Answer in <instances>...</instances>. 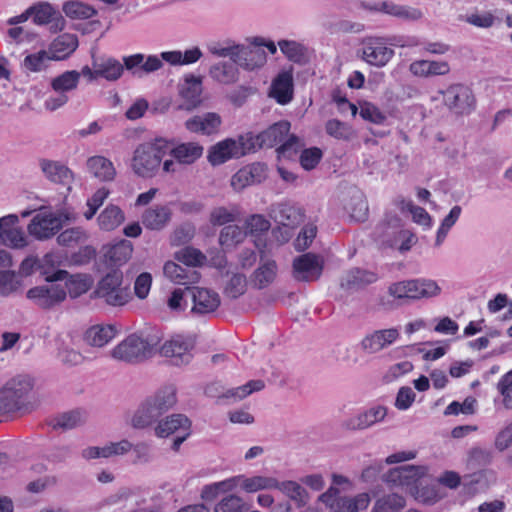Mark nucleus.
Here are the masks:
<instances>
[{
	"label": "nucleus",
	"mask_w": 512,
	"mask_h": 512,
	"mask_svg": "<svg viewBox=\"0 0 512 512\" xmlns=\"http://www.w3.org/2000/svg\"><path fill=\"white\" fill-rule=\"evenodd\" d=\"M290 123L287 121H280L266 130L262 131L255 137L249 138V145L254 144V148H272L279 145L277 152L280 157L292 158L304 146L302 140L295 136L290 135Z\"/></svg>",
	"instance_id": "f257e3e1"
},
{
	"label": "nucleus",
	"mask_w": 512,
	"mask_h": 512,
	"mask_svg": "<svg viewBox=\"0 0 512 512\" xmlns=\"http://www.w3.org/2000/svg\"><path fill=\"white\" fill-rule=\"evenodd\" d=\"M419 44L417 37L368 36L362 41V58L369 65L384 67L395 54L391 46L414 47Z\"/></svg>",
	"instance_id": "f03ea898"
},
{
	"label": "nucleus",
	"mask_w": 512,
	"mask_h": 512,
	"mask_svg": "<svg viewBox=\"0 0 512 512\" xmlns=\"http://www.w3.org/2000/svg\"><path fill=\"white\" fill-rule=\"evenodd\" d=\"M168 149L169 142L163 138L138 145L131 159L130 166L133 173L145 179L156 176Z\"/></svg>",
	"instance_id": "7ed1b4c3"
},
{
	"label": "nucleus",
	"mask_w": 512,
	"mask_h": 512,
	"mask_svg": "<svg viewBox=\"0 0 512 512\" xmlns=\"http://www.w3.org/2000/svg\"><path fill=\"white\" fill-rule=\"evenodd\" d=\"M158 343L157 336L131 334L112 349L111 356L128 363L140 362L152 355Z\"/></svg>",
	"instance_id": "20e7f679"
},
{
	"label": "nucleus",
	"mask_w": 512,
	"mask_h": 512,
	"mask_svg": "<svg viewBox=\"0 0 512 512\" xmlns=\"http://www.w3.org/2000/svg\"><path fill=\"white\" fill-rule=\"evenodd\" d=\"M67 276V271L57 270L52 275L46 276V281L56 282L66 279ZM26 297L41 309H51L65 300L66 289L62 284L51 283L29 289Z\"/></svg>",
	"instance_id": "39448f33"
},
{
	"label": "nucleus",
	"mask_w": 512,
	"mask_h": 512,
	"mask_svg": "<svg viewBox=\"0 0 512 512\" xmlns=\"http://www.w3.org/2000/svg\"><path fill=\"white\" fill-rule=\"evenodd\" d=\"M439 93L443 105L454 115H469L476 108V97L472 88L466 84L453 83Z\"/></svg>",
	"instance_id": "423d86ee"
},
{
	"label": "nucleus",
	"mask_w": 512,
	"mask_h": 512,
	"mask_svg": "<svg viewBox=\"0 0 512 512\" xmlns=\"http://www.w3.org/2000/svg\"><path fill=\"white\" fill-rule=\"evenodd\" d=\"M318 502L324 504L330 512H359L369 506L368 493H360L354 497L342 496L337 487L330 486L318 496Z\"/></svg>",
	"instance_id": "0eeeda50"
},
{
	"label": "nucleus",
	"mask_w": 512,
	"mask_h": 512,
	"mask_svg": "<svg viewBox=\"0 0 512 512\" xmlns=\"http://www.w3.org/2000/svg\"><path fill=\"white\" fill-rule=\"evenodd\" d=\"M123 274L119 270L107 273L98 283L95 290L97 298L111 306L125 305L130 299V293L122 285Z\"/></svg>",
	"instance_id": "6e6552de"
},
{
	"label": "nucleus",
	"mask_w": 512,
	"mask_h": 512,
	"mask_svg": "<svg viewBox=\"0 0 512 512\" xmlns=\"http://www.w3.org/2000/svg\"><path fill=\"white\" fill-rule=\"evenodd\" d=\"M254 144L249 145L248 136H239L238 138H226L208 150V161L211 165H221L231 159H237L244 156Z\"/></svg>",
	"instance_id": "1a4fd4ad"
},
{
	"label": "nucleus",
	"mask_w": 512,
	"mask_h": 512,
	"mask_svg": "<svg viewBox=\"0 0 512 512\" xmlns=\"http://www.w3.org/2000/svg\"><path fill=\"white\" fill-rule=\"evenodd\" d=\"M32 384L28 377L17 376L8 381L0 390V414H8L19 410Z\"/></svg>",
	"instance_id": "9d476101"
},
{
	"label": "nucleus",
	"mask_w": 512,
	"mask_h": 512,
	"mask_svg": "<svg viewBox=\"0 0 512 512\" xmlns=\"http://www.w3.org/2000/svg\"><path fill=\"white\" fill-rule=\"evenodd\" d=\"M81 74L76 70L65 71L51 81L53 93L49 95L44 107L49 111H55L64 106L68 100V93L75 90L79 84Z\"/></svg>",
	"instance_id": "9b49d317"
},
{
	"label": "nucleus",
	"mask_w": 512,
	"mask_h": 512,
	"mask_svg": "<svg viewBox=\"0 0 512 512\" xmlns=\"http://www.w3.org/2000/svg\"><path fill=\"white\" fill-rule=\"evenodd\" d=\"M190 420L183 414H172L161 419L154 428L155 435L159 438H167L172 434L176 437L172 449L178 451L181 444L190 434Z\"/></svg>",
	"instance_id": "f8f14e48"
},
{
	"label": "nucleus",
	"mask_w": 512,
	"mask_h": 512,
	"mask_svg": "<svg viewBox=\"0 0 512 512\" xmlns=\"http://www.w3.org/2000/svg\"><path fill=\"white\" fill-rule=\"evenodd\" d=\"M427 475V467L403 465L391 469L385 475V481L394 485L405 488L411 494L418 487L423 484V479Z\"/></svg>",
	"instance_id": "ddd939ff"
},
{
	"label": "nucleus",
	"mask_w": 512,
	"mask_h": 512,
	"mask_svg": "<svg viewBox=\"0 0 512 512\" xmlns=\"http://www.w3.org/2000/svg\"><path fill=\"white\" fill-rule=\"evenodd\" d=\"M196 340L193 335L176 334L161 347V353L173 360L175 365L189 363Z\"/></svg>",
	"instance_id": "4468645a"
},
{
	"label": "nucleus",
	"mask_w": 512,
	"mask_h": 512,
	"mask_svg": "<svg viewBox=\"0 0 512 512\" xmlns=\"http://www.w3.org/2000/svg\"><path fill=\"white\" fill-rule=\"evenodd\" d=\"M63 225L60 214L50 211L37 213L27 226L29 235L37 240H46L53 237Z\"/></svg>",
	"instance_id": "2eb2a0df"
},
{
	"label": "nucleus",
	"mask_w": 512,
	"mask_h": 512,
	"mask_svg": "<svg viewBox=\"0 0 512 512\" xmlns=\"http://www.w3.org/2000/svg\"><path fill=\"white\" fill-rule=\"evenodd\" d=\"M293 277L297 281L312 282L320 278L324 268V259L321 255L305 253L293 260Z\"/></svg>",
	"instance_id": "dca6fc26"
},
{
	"label": "nucleus",
	"mask_w": 512,
	"mask_h": 512,
	"mask_svg": "<svg viewBox=\"0 0 512 512\" xmlns=\"http://www.w3.org/2000/svg\"><path fill=\"white\" fill-rule=\"evenodd\" d=\"M388 414L386 406L376 404L369 406L343 422V427L347 430L357 431L366 430L376 424L382 423Z\"/></svg>",
	"instance_id": "f3484780"
},
{
	"label": "nucleus",
	"mask_w": 512,
	"mask_h": 512,
	"mask_svg": "<svg viewBox=\"0 0 512 512\" xmlns=\"http://www.w3.org/2000/svg\"><path fill=\"white\" fill-rule=\"evenodd\" d=\"M265 387L264 381L262 380H251L247 382L246 384L236 387L227 389L224 391V388L218 384L213 383L206 387L205 393L209 397H216L218 399H227L230 400V402H238L248 395L252 394L253 392L261 391Z\"/></svg>",
	"instance_id": "a211bd4d"
},
{
	"label": "nucleus",
	"mask_w": 512,
	"mask_h": 512,
	"mask_svg": "<svg viewBox=\"0 0 512 512\" xmlns=\"http://www.w3.org/2000/svg\"><path fill=\"white\" fill-rule=\"evenodd\" d=\"M31 17L36 25H47L50 32L57 33L65 28L66 21L59 10L48 2H39L30 7Z\"/></svg>",
	"instance_id": "6ab92c4d"
},
{
	"label": "nucleus",
	"mask_w": 512,
	"mask_h": 512,
	"mask_svg": "<svg viewBox=\"0 0 512 512\" xmlns=\"http://www.w3.org/2000/svg\"><path fill=\"white\" fill-rule=\"evenodd\" d=\"M399 338L400 331L398 328L375 330L361 340L360 347L365 353L375 354L389 347Z\"/></svg>",
	"instance_id": "aec40b11"
},
{
	"label": "nucleus",
	"mask_w": 512,
	"mask_h": 512,
	"mask_svg": "<svg viewBox=\"0 0 512 512\" xmlns=\"http://www.w3.org/2000/svg\"><path fill=\"white\" fill-rule=\"evenodd\" d=\"M266 61V52L258 45L253 44V40L250 45L238 44L234 60V64L237 66L246 70H254L262 67Z\"/></svg>",
	"instance_id": "412c9836"
},
{
	"label": "nucleus",
	"mask_w": 512,
	"mask_h": 512,
	"mask_svg": "<svg viewBox=\"0 0 512 512\" xmlns=\"http://www.w3.org/2000/svg\"><path fill=\"white\" fill-rule=\"evenodd\" d=\"M39 167L45 178L50 182L70 185L74 180L72 170L60 161L41 158L39 159Z\"/></svg>",
	"instance_id": "4be33fe9"
},
{
	"label": "nucleus",
	"mask_w": 512,
	"mask_h": 512,
	"mask_svg": "<svg viewBox=\"0 0 512 512\" xmlns=\"http://www.w3.org/2000/svg\"><path fill=\"white\" fill-rule=\"evenodd\" d=\"M183 103L179 106L181 109L192 110L200 105L202 94V81L200 77L192 74L185 76L179 88Z\"/></svg>",
	"instance_id": "5701e85b"
},
{
	"label": "nucleus",
	"mask_w": 512,
	"mask_h": 512,
	"mask_svg": "<svg viewBox=\"0 0 512 512\" xmlns=\"http://www.w3.org/2000/svg\"><path fill=\"white\" fill-rule=\"evenodd\" d=\"M191 299L193 301L191 311L196 314L212 313L220 305L218 293L207 288L192 287Z\"/></svg>",
	"instance_id": "b1692460"
},
{
	"label": "nucleus",
	"mask_w": 512,
	"mask_h": 512,
	"mask_svg": "<svg viewBox=\"0 0 512 512\" xmlns=\"http://www.w3.org/2000/svg\"><path fill=\"white\" fill-rule=\"evenodd\" d=\"M266 177V167L261 163H253L238 170L231 179L234 190L240 191L245 187L260 183Z\"/></svg>",
	"instance_id": "393cba45"
},
{
	"label": "nucleus",
	"mask_w": 512,
	"mask_h": 512,
	"mask_svg": "<svg viewBox=\"0 0 512 512\" xmlns=\"http://www.w3.org/2000/svg\"><path fill=\"white\" fill-rule=\"evenodd\" d=\"M171 217L172 210L168 205H154L142 213L141 221L146 229L160 231L169 224Z\"/></svg>",
	"instance_id": "a878e982"
},
{
	"label": "nucleus",
	"mask_w": 512,
	"mask_h": 512,
	"mask_svg": "<svg viewBox=\"0 0 512 512\" xmlns=\"http://www.w3.org/2000/svg\"><path fill=\"white\" fill-rule=\"evenodd\" d=\"M402 228L401 219L397 215H386L375 229L378 241L389 247L398 246V232Z\"/></svg>",
	"instance_id": "bb28decb"
},
{
	"label": "nucleus",
	"mask_w": 512,
	"mask_h": 512,
	"mask_svg": "<svg viewBox=\"0 0 512 512\" xmlns=\"http://www.w3.org/2000/svg\"><path fill=\"white\" fill-rule=\"evenodd\" d=\"M102 250L107 265L121 266L130 259L133 245L130 241L122 239L114 244L104 246Z\"/></svg>",
	"instance_id": "cd10ccee"
},
{
	"label": "nucleus",
	"mask_w": 512,
	"mask_h": 512,
	"mask_svg": "<svg viewBox=\"0 0 512 512\" xmlns=\"http://www.w3.org/2000/svg\"><path fill=\"white\" fill-rule=\"evenodd\" d=\"M269 95L279 104L285 105L293 97V76L290 71H282L273 80Z\"/></svg>",
	"instance_id": "c85d7f7f"
},
{
	"label": "nucleus",
	"mask_w": 512,
	"mask_h": 512,
	"mask_svg": "<svg viewBox=\"0 0 512 512\" xmlns=\"http://www.w3.org/2000/svg\"><path fill=\"white\" fill-rule=\"evenodd\" d=\"M86 168L88 172L99 181H113L116 176V169L113 162L102 155H94L87 159Z\"/></svg>",
	"instance_id": "c756f323"
},
{
	"label": "nucleus",
	"mask_w": 512,
	"mask_h": 512,
	"mask_svg": "<svg viewBox=\"0 0 512 512\" xmlns=\"http://www.w3.org/2000/svg\"><path fill=\"white\" fill-rule=\"evenodd\" d=\"M163 272L170 281L178 285L194 284L200 279V274L195 269L183 267L172 261L165 263Z\"/></svg>",
	"instance_id": "7c9ffc66"
},
{
	"label": "nucleus",
	"mask_w": 512,
	"mask_h": 512,
	"mask_svg": "<svg viewBox=\"0 0 512 512\" xmlns=\"http://www.w3.org/2000/svg\"><path fill=\"white\" fill-rule=\"evenodd\" d=\"M409 71L416 77L428 78L447 75L450 66L446 61L416 60L410 64Z\"/></svg>",
	"instance_id": "2f4dec72"
},
{
	"label": "nucleus",
	"mask_w": 512,
	"mask_h": 512,
	"mask_svg": "<svg viewBox=\"0 0 512 512\" xmlns=\"http://www.w3.org/2000/svg\"><path fill=\"white\" fill-rule=\"evenodd\" d=\"M274 220L282 226L295 227L304 218L303 211L297 205L291 203H280L272 210Z\"/></svg>",
	"instance_id": "473e14b6"
},
{
	"label": "nucleus",
	"mask_w": 512,
	"mask_h": 512,
	"mask_svg": "<svg viewBox=\"0 0 512 512\" xmlns=\"http://www.w3.org/2000/svg\"><path fill=\"white\" fill-rule=\"evenodd\" d=\"M117 335V329L111 324L91 326L84 335L85 342L93 347L101 348L111 342Z\"/></svg>",
	"instance_id": "72a5a7b5"
},
{
	"label": "nucleus",
	"mask_w": 512,
	"mask_h": 512,
	"mask_svg": "<svg viewBox=\"0 0 512 512\" xmlns=\"http://www.w3.org/2000/svg\"><path fill=\"white\" fill-rule=\"evenodd\" d=\"M203 147L196 142L180 143L169 148L170 156L180 162L182 165H191L203 155Z\"/></svg>",
	"instance_id": "f704fd0d"
},
{
	"label": "nucleus",
	"mask_w": 512,
	"mask_h": 512,
	"mask_svg": "<svg viewBox=\"0 0 512 512\" xmlns=\"http://www.w3.org/2000/svg\"><path fill=\"white\" fill-rule=\"evenodd\" d=\"M409 300L436 297L441 293V288L436 281L426 278L408 280Z\"/></svg>",
	"instance_id": "c9c22d12"
},
{
	"label": "nucleus",
	"mask_w": 512,
	"mask_h": 512,
	"mask_svg": "<svg viewBox=\"0 0 512 512\" xmlns=\"http://www.w3.org/2000/svg\"><path fill=\"white\" fill-rule=\"evenodd\" d=\"M378 279L374 272L354 268L345 273L341 279V287L346 290H358Z\"/></svg>",
	"instance_id": "e433bc0d"
},
{
	"label": "nucleus",
	"mask_w": 512,
	"mask_h": 512,
	"mask_svg": "<svg viewBox=\"0 0 512 512\" xmlns=\"http://www.w3.org/2000/svg\"><path fill=\"white\" fill-rule=\"evenodd\" d=\"M220 123V117L216 113H206L188 119L185 127L193 133L210 135L218 129Z\"/></svg>",
	"instance_id": "4c0bfd02"
},
{
	"label": "nucleus",
	"mask_w": 512,
	"mask_h": 512,
	"mask_svg": "<svg viewBox=\"0 0 512 512\" xmlns=\"http://www.w3.org/2000/svg\"><path fill=\"white\" fill-rule=\"evenodd\" d=\"M150 404L163 415L173 408L177 402L176 388L173 385H166L158 389L155 393L146 398Z\"/></svg>",
	"instance_id": "58836bf2"
},
{
	"label": "nucleus",
	"mask_w": 512,
	"mask_h": 512,
	"mask_svg": "<svg viewBox=\"0 0 512 512\" xmlns=\"http://www.w3.org/2000/svg\"><path fill=\"white\" fill-rule=\"evenodd\" d=\"M160 416V413L145 399L133 412L130 425L135 429H144L151 426Z\"/></svg>",
	"instance_id": "ea45409f"
},
{
	"label": "nucleus",
	"mask_w": 512,
	"mask_h": 512,
	"mask_svg": "<svg viewBox=\"0 0 512 512\" xmlns=\"http://www.w3.org/2000/svg\"><path fill=\"white\" fill-rule=\"evenodd\" d=\"M78 47V38L74 34L64 33L52 41L49 51L54 60L59 61L69 57Z\"/></svg>",
	"instance_id": "a19ab883"
},
{
	"label": "nucleus",
	"mask_w": 512,
	"mask_h": 512,
	"mask_svg": "<svg viewBox=\"0 0 512 512\" xmlns=\"http://www.w3.org/2000/svg\"><path fill=\"white\" fill-rule=\"evenodd\" d=\"M125 220L123 210L114 204L107 205L97 217V225L102 231H113Z\"/></svg>",
	"instance_id": "79ce46f5"
},
{
	"label": "nucleus",
	"mask_w": 512,
	"mask_h": 512,
	"mask_svg": "<svg viewBox=\"0 0 512 512\" xmlns=\"http://www.w3.org/2000/svg\"><path fill=\"white\" fill-rule=\"evenodd\" d=\"M95 67L96 74L99 75V78H103L107 81L118 80L124 72L123 64L112 57L95 59Z\"/></svg>",
	"instance_id": "37998d69"
},
{
	"label": "nucleus",
	"mask_w": 512,
	"mask_h": 512,
	"mask_svg": "<svg viewBox=\"0 0 512 512\" xmlns=\"http://www.w3.org/2000/svg\"><path fill=\"white\" fill-rule=\"evenodd\" d=\"M261 265L254 272V283L258 288H264L271 284L277 274V265L274 260L265 259V251L259 250Z\"/></svg>",
	"instance_id": "c03bdc74"
},
{
	"label": "nucleus",
	"mask_w": 512,
	"mask_h": 512,
	"mask_svg": "<svg viewBox=\"0 0 512 512\" xmlns=\"http://www.w3.org/2000/svg\"><path fill=\"white\" fill-rule=\"evenodd\" d=\"M162 59L171 65H190L196 63L202 57V51L199 47L187 49L184 52L165 51L161 53Z\"/></svg>",
	"instance_id": "a18cd8bd"
},
{
	"label": "nucleus",
	"mask_w": 512,
	"mask_h": 512,
	"mask_svg": "<svg viewBox=\"0 0 512 512\" xmlns=\"http://www.w3.org/2000/svg\"><path fill=\"white\" fill-rule=\"evenodd\" d=\"M278 47L291 62L303 64L308 60V48L295 40H280Z\"/></svg>",
	"instance_id": "49530a36"
},
{
	"label": "nucleus",
	"mask_w": 512,
	"mask_h": 512,
	"mask_svg": "<svg viewBox=\"0 0 512 512\" xmlns=\"http://www.w3.org/2000/svg\"><path fill=\"white\" fill-rule=\"evenodd\" d=\"M240 481V488L246 493L273 490L276 486V478L263 475H254L251 477L240 475Z\"/></svg>",
	"instance_id": "de8ad7c7"
},
{
	"label": "nucleus",
	"mask_w": 512,
	"mask_h": 512,
	"mask_svg": "<svg viewBox=\"0 0 512 512\" xmlns=\"http://www.w3.org/2000/svg\"><path fill=\"white\" fill-rule=\"evenodd\" d=\"M54 56L49 50H39L35 53L28 54L23 60V67L34 73L43 72L48 69Z\"/></svg>",
	"instance_id": "09e8293b"
},
{
	"label": "nucleus",
	"mask_w": 512,
	"mask_h": 512,
	"mask_svg": "<svg viewBox=\"0 0 512 512\" xmlns=\"http://www.w3.org/2000/svg\"><path fill=\"white\" fill-rule=\"evenodd\" d=\"M405 505L403 496L397 493L385 494L375 501L371 512H400Z\"/></svg>",
	"instance_id": "8fccbe9b"
},
{
	"label": "nucleus",
	"mask_w": 512,
	"mask_h": 512,
	"mask_svg": "<svg viewBox=\"0 0 512 512\" xmlns=\"http://www.w3.org/2000/svg\"><path fill=\"white\" fill-rule=\"evenodd\" d=\"M229 62H219L210 68V76L219 83L232 84L238 80V69Z\"/></svg>",
	"instance_id": "3c124183"
},
{
	"label": "nucleus",
	"mask_w": 512,
	"mask_h": 512,
	"mask_svg": "<svg viewBox=\"0 0 512 512\" xmlns=\"http://www.w3.org/2000/svg\"><path fill=\"white\" fill-rule=\"evenodd\" d=\"M239 217L238 207L232 205L230 207L218 206L211 210L209 221L213 226H227L235 222Z\"/></svg>",
	"instance_id": "603ef678"
},
{
	"label": "nucleus",
	"mask_w": 512,
	"mask_h": 512,
	"mask_svg": "<svg viewBox=\"0 0 512 512\" xmlns=\"http://www.w3.org/2000/svg\"><path fill=\"white\" fill-rule=\"evenodd\" d=\"M246 238V232L238 225H227L219 234V244L224 249H230L242 243Z\"/></svg>",
	"instance_id": "864d4df0"
},
{
	"label": "nucleus",
	"mask_w": 512,
	"mask_h": 512,
	"mask_svg": "<svg viewBox=\"0 0 512 512\" xmlns=\"http://www.w3.org/2000/svg\"><path fill=\"white\" fill-rule=\"evenodd\" d=\"M63 11L67 17L75 20L90 19L97 13L94 7L82 1H67Z\"/></svg>",
	"instance_id": "5fc2aeb1"
},
{
	"label": "nucleus",
	"mask_w": 512,
	"mask_h": 512,
	"mask_svg": "<svg viewBox=\"0 0 512 512\" xmlns=\"http://www.w3.org/2000/svg\"><path fill=\"white\" fill-rule=\"evenodd\" d=\"M92 283L93 280L91 276L86 274H75L70 276L64 287L66 292L68 291L72 298H76L86 293L92 286Z\"/></svg>",
	"instance_id": "6e6d98bb"
},
{
	"label": "nucleus",
	"mask_w": 512,
	"mask_h": 512,
	"mask_svg": "<svg viewBox=\"0 0 512 512\" xmlns=\"http://www.w3.org/2000/svg\"><path fill=\"white\" fill-rule=\"evenodd\" d=\"M0 243L13 249H23L28 245V238L20 228L0 231Z\"/></svg>",
	"instance_id": "4d7b16f0"
},
{
	"label": "nucleus",
	"mask_w": 512,
	"mask_h": 512,
	"mask_svg": "<svg viewBox=\"0 0 512 512\" xmlns=\"http://www.w3.org/2000/svg\"><path fill=\"white\" fill-rule=\"evenodd\" d=\"M270 228V222L262 215H252L245 222L246 236L256 235L255 245L260 250V242L262 241L261 234L267 232Z\"/></svg>",
	"instance_id": "13d9d810"
},
{
	"label": "nucleus",
	"mask_w": 512,
	"mask_h": 512,
	"mask_svg": "<svg viewBox=\"0 0 512 512\" xmlns=\"http://www.w3.org/2000/svg\"><path fill=\"white\" fill-rule=\"evenodd\" d=\"M87 414L83 410H72L54 420V428L73 429L85 423Z\"/></svg>",
	"instance_id": "bf43d9fd"
},
{
	"label": "nucleus",
	"mask_w": 512,
	"mask_h": 512,
	"mask_svg": "<svg viewBox=\"0 0 512 512\" xmlns=\"http://www.w3.org/2000/svg\"><path fill=\"white\" fill-rule=\"evenodd\" d=\"M462 212V208L459 205H455L451 208L448 215L442 220L435 239V246L439 247L444 242L450 229L456 224Z\"/></svg>",
	"instance_id": "052dcab7"
},
{
	"label": "nucleus",
	"mask_w": 512,
	"mask_h": 512,
	"mask_svg": "<svg viewBox=\"0 0 512 512\" xmlns=\"http://www.w3.org/2000/svg\"><path fill=\"white\" fill-rule=\"evenodd\" d=\"M175 259L188 268L201 266L206 261V256L198 249L185 247L175 253Z\"/></svg>",
	"instance_id": "680f3d73"
},
{
	"label": "nucleus",
	"mask_w": 512,
	"mask_h": 512,
	"mask_svg": "<svg viewBox=\"0 0 512 512\" xmlns=\"http://www.w3.org/2000/svg\"><path fill=\"white\" fill-rule=\"evenodd\" d=\"M274 489L281 491L284 495L296 502H305L307 495L306 490L296 481L287 480L280 482L276 479V486Z\"/></svg>",
	"instance_id": "e2e57ef3"
},
{
	"label": "nucleus",
	"mask_w": 512,
	"mask_h": 512,
	"mask_svg": "<svg viewBox=\"0 0 512 512\" xmlns=\"http://www.w3.org/2000/svg\"><path fill=\"white\" fill-rule=\"evenodd\" d=\"M109 195V189L105 187L97 189L86 201L87 209L83 212L84 218L86 220H91L96 215L98 209L104 204Z\"/></svg>",
	"instance_id": "0e129e2a"
},
{
	"label": "nucleus",
	"mask_w": 512,
	"mask_h": 512,
	"mask_svg": "<svg viewBox=\"0 0 512 512\" xmlns=\"http://www.w3.org/2000/svg\"><path fill=\"white\" fill-rule=\"evenodd\" d=\"M22 287V280L14 271L6 270L0 272V294L7 297L17 292Z\"/></svg>",
	"instance_id": "69168bd1"
},
{
	"label": "nucleus",
	"mask_w": 512,
	"mask_h": 512,
	"mask_svg": "<svg viewBox=\"0 0 512 512\" xmlns=\"http://www.w3.org/2000/svg\"><path fill=\"white\" fill-rule=\"evenodd\" d=\"M238 44L230 39L214 41L207 45L208 51L217 57H229L234 63Z\"/></svg>",
	"instance_id": "338daca9"
},
{
	"label": "nucleus",
	"mask_w": 512,
	"mask_h": 512,
	"mask_svg": "<svg viewBox=\"0 0 512 512\" xmlns=\"http://www.w3.org/2000/svg\"><path fill=\"white\" fill-rule=\"evenodd\" d=\"M214 512H246L245 503L241 497L231 494L215 505Z\"/></svg>",
	"instance_id": "774afa93"
}]
</instances>
